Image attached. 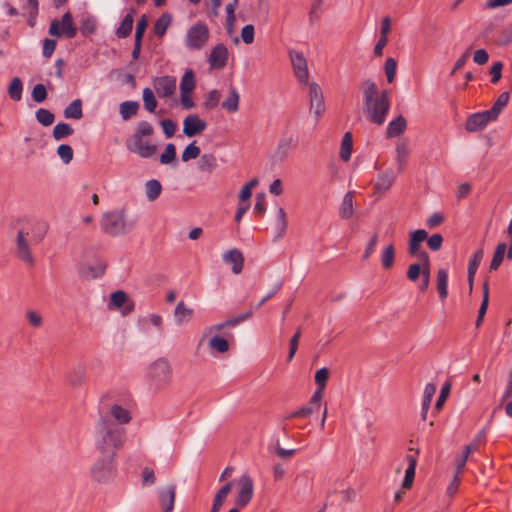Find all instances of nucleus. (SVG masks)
Returning <instances> with one entry per match:
<instances>
[{"label": "nucleus", "mask_w": 512, "mask_h": 512, "mask_svg": "<svg viewBox=\"0 0 512 512\" xmlns=\"http://www.w3.org/2000/svg\"><path fill=\"white\" fill-rule=\"evenodd\" d=\"M363 112L366 119L376 125H382L390 110L391 101L388 90L378 91L376 83L366 80L362 83Z\"/></svg>", "instance_id": "nucleus-1"}, {"label": "nucleus", "mask_w": 512, "mask_h": 512, "mask_svg": "<svg viewBox=\"0 0 512 512\" xmlns=\"http://www.w3.org/2000/svg\"><path fill=\"white\" fill-rule=\"evenodd\" d=\"M126 440L125 428L107 416H100L94 428V443L100 453L116 454Z\"/></svg>", "instance_id": "nucleus-2"}, {"label": "nucleus", "mask_w": 512, "mask_h": 512, "mask_svg": "<svg viewBox=\"0 0 512 512\" xmlns=\"http://www.w3.org/2000/svg\"><path fill=\"white\" fill-rule=\"evenodd\" d=\"M48 225L38 220L26 221L18 230L16 255L23 262L33 265L34 258L30 247L39 244L46 236Z\"/></svg>", "instance_id": "nucleus-3"}, {"label": "nucleus", "mask_w": 512, "mask_h": 512, "mask_svg": "<svg viewBox=\"0 0 512 512\" xmlns=\"http://www.w3.org/2000/svg\"><path fill=\"white\" fill-rule=\"evenodd\" d=\"M172 367L165 358H158L152 362L146 372V380L150 387L160 390L167 387L172 381Z\"/></svg>", "instance_id": "nucleus-4"}, {"label": "nucleus", "mask_w": 512, "mask_h": 512, "mask_svg": "<svg viewBox=\"0 0 512 512\" xmlns=\"http://www.w3.org/2000/svg\"><path fill=\"white\" fill-rule=\"evenodd\" d=\"M210 38V30L207 24L196 22L190 26L184 36V45L189 51H200L208 43Z\"/></svg>", "instance_id": "nucleus-5"}, {"label": "nucleus", "mask_w": 512, "mask_h": 512, "mask_svg": "<svg viewBox=\"0 0 512 512\" xmlns=\"http://www.w3.org/2000/svg\"><path fill=\"white\" fill-rule=\"evenodd\" d=\"M133 225L127 223L124 211H111L104 213L101 219L102 230L110 236H119L127 233Z\"/></svg>", "instance_id": "nucleus-6"}, {"label": "nucleus", "mask_w": 512, "mask_h": 512, "mask_svg": "<svg viewBox=\"0 0 512 512\" xmlns=\"http://www.w3.org/2000/svg\"><path fill=\"white\" fill-rule=\"evenodd\" d=\"M102 457L93 465L91 474L98 482H107L116 474L115 455L101 453Z\"/></svg>", "instance_id": "nucleus-7"}, {"label": "nucleus", "mask_w": 512, "mask_h": 512, "mask_svg": "<svg viewBox=\"0 0 512 512\" xmlns=\"http://www.w3.org/2000/svg\"><path fill=\"white\" fill-rule=\"evenodd\" d=\"M48 33L56 37H65L67 39L74 38L77 34V27L73 22L71 13H64L60 20L53 19L50 23Z\"/></svg>", "instance_id": "nucleus-8"}, {"label": "nucleus", "mask_w": 512, "mask_h": 512, "mask_svg": "<svg viewBox=\"0 0 512 512\" xmlns=\"http://www.w3.org/2000/svg\"><path fill=\"white\" fill-rule=\"evenodd\" d=\"M427 232L424 229H418L409 233L408 253L416 257L422 264L429 263V256L426 251L421 249L422 243L427 239Z\"/></svg>", "instance_id": "nucleus-9"}, {"label": "nucleus", "mask_w": 512, "mask_h": 512, "mask_svg": "<svg viewBox=\"0 0 512 512\" xmlns=\"http://www.w3.org/2000/svg\"><path fill=\"white\" fill-rule=\"evenodd\" d=\"M238 493L235 504L243 508L249 504L254 495V482L249 474L244 473L237 481Z\"/></svg>", "instance_id": "nucleus-10"}, {"label": "nucleus", "mask_w": 512, "mask_h": 512, "mask_svg": "<svg viewBox=\"0 0 512 512\" xmlns=\"http://www.w3.org/2000/svg\"><path fill=\"white\" fill-rule=\"evenodd\" d=\"M127 149L136 153L142 158H151L156 153V145L150 144L144 140V137L132 135L131 139L126 142Z\"/></svg>", "instance_id": "nucleus-11"}, {"label": "nucleus", "mask_w": 512, "mask_h": 512, "mask_svg": "<svg viewBox=\"0 0 512 512\" xmlns=\"http://www.w3.org/2000/svg\"><path fill=\"white\" fill-rule=\"evenodd\" d=\"M309 102L310 112L319 119L325 112V105L322 89L315 82L309 84Z\"/></svg>", "instance_id": "nucleus-12"}, {"label": "nucleus", "mask_w": 512, "mask_h": 512, "mask_svg": "<svg viewBox=\"0 0 512 512\" xmlns=\"http://www.w3.org/2000/svg\"><path fill=\"white\" fill-rule=\"evenodd\" d=\"M291 64L294 70V74L299 82L307 84L309 79V72L307 61L304 55L298 51H290L289 52Z\"/></svg>", "instance_id": "nucleus-13"}, {"label": "nucleus", "mask_w": 512, "mask_h": 512, "mask_svg": "<svg viewBox=\"0 0 512 512\" xmlns=\"http://www.w3.org/2000/svg\"><path fill=\"white\" fill-rule=\"evenodd\" d=\"M157 498L162 512H172L175 505L176 485L169 484L166 487L158 488Z\"/></svg>", "instance_id": "nucleus-14"}, {"label": "nucleus", "mask_w": 512, "mask_h": 512, "mask_svg": "<svg viewBox=\"0 0 512 512\" xmlns=\"http://www.w3.org/2000/svg\"><path fill=\"white\" fill-rule=\"evenodd\" d=\"M153 87L158 97L169 98L176 91V78L173 76L157 77L153 81Z\"/></svg>", "instance_id": "nucleus-15"}, {"label": "nucleus", "mask_w": 512, "mask_h": 512, "mask_svg": "<svg viewBox=\"0 0 512 512\" xmlns=\"http://www.w3.org/2000/svg\"><path fill=\"white\" fill-rule=\"evenodd\" d=\"M229 51L223 43L214 46L209 54L208 63L210 68L220 70L223 69L228 62Z\"/></svg>", "instance_id": "nucleus-16"}, {"label": "nucleus", "mask_w": 512, "mask_h": 512, "mask_svg": "<svg viewBox=\"0 0 512 512\" xmlns=\"http://www.w3.org/2000/svg\"><path fill=\"white\" fill-rule=\"evenodd\" d=\"M106 262L103 259L95 258L92 264H81L79 274L86 279H96L104 275Z\"/></svg>", "instance_id": "nucleus-17"}, {"label": "nucleus", "mask_w": 512, "mask_h": 512, "mask_svg": "<svg viewBox=\"0 0 512 512\" xmlns=\"http://www.w3.org/2000/svg\"><path fill=\"white\" fill-rule=\"evenodd\" d=\"M206 127V122L196 114L188 115L183 121V133L187 137H193L201 134Z\"/></svg>", "instance_id": "nucleus-18"}, {"label": "nucleus", "mask_w": 512, "mask_h": 512, "mask_svg": "<svg viewBox=\"0 0 512 512\" xmlns=\"http://www.w3.org/2000/svg\"><path fill=\"white\" fill-rule=\"evenodd\" d=\"M100 416H107L111 421L116 423L118 426L128 424L131 419V412L129 409L123 407L120 404H113L109 408V411L105 414H101Z\"/></svg>", "instance_id": "nucleus-19"}, {"label": "nucleus", "mask_w": 512, "mask_h": 512, "mask_svg": "<svg viewBox=\"0 0 512 512\" xmlns=\"http://www.w3.org/2000/svg\"><path fill=\"white\" fill-rule=\"evenodd\" d=\"M222 260L225 264L232 265V272L234 274H240L242 272L245 260L243 253L239 249L233 248L226 251L222 255Z\"/></svg>", "instance_id": "nucleus-20"}, {"label": "nucleus", "mask_w": 512, "mask_h": 512, "mask_svg": "<svg viewBox=\"0 0 512 512\" xmlns=\"http://www.w3.org/2000/svg\"><path fill=\"white\" fill-rule=\"evenodd\" d=\"M494 120L488 111L472 114L468 117L465 127L469 132L483 129L489 121Z\"/></svg>", "instance_id": "nucleus-21"}, {"label": "nucleus", "mask_w": 512, "mask_h": 512, "mask_svg": "<svg viewBox=\"0 0 512 512\" xmlns=\"http://www.w3.org/2000/svg\"><path fill=\"white\" fill-rule=\"evenodd\" d=\"M295 146L296 141L293 136L281 137L275 148L274 157L279 161L285 160Z\"/></svg>", "instance_id": "nucleus-22"}, {"label": "nucleus", "mask_w": 512, "mask_h": 512, "mask_svg": "<svg viewBox=\"0 0 512 512\" xmlns=\"http://www.w3.org/2000/svg\"><path fill=\"white\" fill-rule=\"evenodd\" d=\"M405 462L407 463V467L405 468V476L402 482V488L410 489L415 477L417 456L413 454L406 455Z\"/></svg>", "instance_id": "nucleus-23"}, {"label": "nucleus", "mask_w": 512, "mask_h": 512, "mask_svg": "<svg viewBox=\"0 0 512 512\" xmlns=\"http://www.w3.org/2000/svg\"><path fill=\"white\" fill-rule=\"evenodd\" d=\"M395 172L392 169H387L379 174L374 189L379 193L388 191L395 181Z\"/></svg>", "instance_id": "nucleus-24"}, {"label": "nucleus", "mask_w": 512, "mask_h": 512, "mask_svg": "<svg viewBox=\"0 0 512 512\" xmlns=\"http://www.w3.org/2000/svg\"><path fill=\"white\" fill-rule=\"evenodd\" d=\"M240 94L238 90L230 85L228 97L221 103V107L228 113H236L239 110Z\"/></svg>", "instance_id": "nucleus-25"}, {"label": "nucleus", "mask_w": 512, "mask_h": 512, "mask_svg": "<svg viewBox=\"0 0 512 512\" xmlns=\"http://www.w3.org/2000/svg\"><path fill=\"white\" fill-rule=\"evenodd\" d=\"M288 222L285 210L282 207L277 209V217L274 225L275 236L274 240H279L284 237L287 230Z\"/></svg>", "instance_id": "nucleus-26"}, {"label": "nucleus", "mask_w": 512, "mask_h": 512, "mask_svg": "<svg viewBox=\"0 0 512 512\" xmlns=\"http://www.w3.org/2000/svg\"><path fill=\"white\" fill-rule=\"evenodd\" d=\"M436 392V385L433 383H427L424 392H423V399L421 404V418L423 420H426L427 413L431 404V401L435 395Z\"/></svg>", "instance_id": "nucleus-27"}, {"label": "nucleus", "mask_w": 512, "mask_h": 512, "mask_svg": "<svg viewBox=\"0 0 512 512\" xmlns=\"http://www.w3.org/2000/svg\"><path fill=\"white\" fill-rule=\"evenodd\" d=\"M193 316V310L185 305L183 301H180L174 310V320L175 323L180 326L184 322H188L191 320Z\"/></svg>", "instance_id": "nucleus-28"}, {"label": "nucleus", "mask_w": 512, "mask_h": 512, "mask_svg": "<svg viewBox=\"0 0 512 512\" xmlns=\"http://www.w3.org/2000/svg\"><path fill=\"white\" fill-rule=\"evenodd\" d=\"M406 126L407 123L405 118L402 115H399L396 119L389 122L386 129L387 137L393 138L399 136L404 132Z\"/></svg>", "instance_id": "nucleus-29"}, {"label": "nucleus", "mask_w": 512, "mask_h": 512, "mask_svg": "<svg viewBox=\"0 0 512 512\" xmlns=\"http://www.w3.org/2000/svg\"><path fill=\"white\" fill-rule=\"evenodd\" d=\"M218 166L217 158L211 153H205L200 156L198 169L201 172L212 173Z\"/></svg>", "instance_id": "nucleus-30"}, {"label": "nucleus", "mask_w": 512, "mask_h": 512, "mask_svg": "<svg viewBox=\"0 0 512 512\" xmlns=\"http://www.w3.org/2000/svg\"><path fill=\"white\" fill-rule=\"evenodd\" d=\"M139 111V103L137 101H124L119 105V113L124 121L131 119L137 115Z\"/></svg>", "instance_id": "nucleus-31"}, {"label": "nucleus", "mask_w": 512, "mask_h": 512, "mask_svg": "<svg viewBox=\"0 0 512 512\" xmlns=\"http://www.w3.org/2000/svg\"><path fill=\"white\" fill-rule=\"evenodd\" d=\"M133 10L129 12L125 17L122 19L119 27L116 29V36L118 38H126L130 35L133 28Z\"/></svg>", "instance_id": "nucleus-32"}, {"label": "nucleus", "mask_w": 512, "mask_h": 512, "mask_svg": "<svg viewBox=\"0 0 512 512\" xmlns=\"http://www.w3.org/2000/svg\"><path fill=\"white\" fill-rule=\"evenodd\" d=\"M454 450V464L457 467V470L461 471L468 459L471 447L469 445L458 446L455 447Z\"/></svg>", "instance_id": "nucleus-33"}, {"label": "nucleus", "mask_w": 512, "mask_h": 512, "mask_svg": "<svg viewBox=\"0 0 512 512\" xmlns=\"http://www.w3.org/2000/svg\"><path fill=\"white\" fill-rule=\"evenodd\" d=\"M162 185L156 179H151L145 184V194L150 202L155 201L161 194Z\"/></svg>", "instance_id": "nucleus-34"}, {"label": "nucleus", "mask_w": 512, "mask_h": 512, "mask_svg": "<svg viewBox=\"0 0 512 512\" xmlns=\"http://www.w3.org/2000/svg\"><path fill=\"white\" fill-rule=\"evenodd\" d=\"M353 212V193L349 191L343 197L339 214L341 218L348 219L353 215Z\"/></svg>", "instance_id": "nucleus-35"}, {"label": "nucleus", "mask_w": 512, "mask_h": 512, "mask_svg": "<svg viewBox=\"0 0 512 512\" xmlns=\"http://www.w3.org/2000/svg\"><path fill=\"white\" fill-rule=\"evenodd\" d=\"M97 20L94 16L88 15L80 21V32L83 36L87 37L96 32Z\"/></svg>", "instance_id": "nucleus-36"}, {"label": "nucleus", "mask_w": 512, "mask_h": 512, "mask_svg": "<svg viewBox=\"0 0 512 512\" xmlns=\"http://www.w3.org/2000/svg\"><path fill=\"white\" fill-rule=\"evenodd\" d=\"M83 116L82 102L80 99L73 100L65 109L64 117L67 119H80Z\"/></svg>", "instance_id": "nucleus-37"}, {"label": "nucleus", "mask_w": 512, "mask_h": 512, "mask_svg": "<svg viewBox=\"0 0 512 512\" xmlns=\"http://www.w3.org/2000/svg\"><path fill=\"white\" fill-rule=\"evenodd\" d=\"M171 22L172 16L169 13H163L154 24L155 34L159 37L164 36Z\"/></svg>", "instance_id": "nucleus-38"}, {"label": "nucleus", "mask_w": 512, "mask_h": 512, "mask_svg": "<svg viewBox=\"0 0 512 512\" xmlns=\"http://www.w3.org/2000/svg\"><path fill=\"white\" fill-rule=\"evenodd\" d=\"M23 83L19 77H14L8 86V95L14 101L22 99Z\"/></svg>", "instance_id": "nucleus-39"}, {"label": "nucleus", "mask_w": 512, "mask_h": 512, "mask_svg": "<svg viewBox=\"0 0 512 512\" xmlns=\"http://www.w3.org/2000/svg\"><path fill=\"white\" fill-rule=\"evenodd\" d=\"M73 132L74 130L70 124L60 122L54 126L52 135L55 140L60 141L71 136Z\"/></svg>", "instance_id": "nucleus-40"}, {"label": "nucleus", "mask_w": 512, "mask_h": 512, "mask_svg": "<svg viewBox=\"0 0 512 512\" xmlns=\"http://www.w3.org/2000/svg\"><path fill=\"white\" fill-rule=\"evenodd\" d=\"M142 99L144 108L149 113H154L157 107V100L152 89L146 87L142 91Z\"/></svg>", "instance_id": "nucleus-41"}, {"label": "nucleus", "mask_w": 512, "mask_h": 512, "mask_svg": "<svg viewBox=\"0 0 512 512\" xmlns=\"http://www.w3.org/2000/svg\"><path fill=\"white\" fill-rule=\"evenodd\" d=\"M196 86L195 75L192 70H187L180 82V92L191 93Z\"/></svg>", "instance_id": "nucleus-42"}, {"label": "nucleus", "mask_w": 512, "mask_h": 512, "mask_svg": "<svg viewBox=\"0 0 512 512\" xmlns=\"http://www.w3.org/2000/svg\"><path fill=\"white\" fill-rule=\"evenodd\" d=\"M352 153V135L346 132L342 138L340 157L343 161L347 162L351 158Z\"/></svg>", "instance_id": "nucleus-43"}, {"label": "nucleus", "mask_w": 512, "mask_h": 512, "mask_svg": "<svg viewBox=\"0 0 512 512\" xmlns=\"http://www.w3.org/2000/svg\"><path fill=\"white\" fill-rule=\"evenodd\" d=\"M209 349L211 352H219V353H225L229 349V343L228 341L223 338L219 337L217 335L213 336L209 342H208Z\"/></svg>", "instance_id": "nucleus-44"}, {"label": "nucleus", "mask_w": 512, "mask_h": 512, "mask_svg": "<svg viewBox=\"0 0 512 512\" xmlns=\"http://www.w3.org/2000/svg\"><path fill=\"white\" fill-rule=\"evenodd\" d=\"M126 302L127 294L122 290H117L111 294L108 308L117 310L123 307Z\"/></svg>", "instance_id": "nucleus-45"}, {"label": "nucleus", "mask_w": 512, "mask_h": 512, "mask_svg": "<svg viewBox=\"0 0 512 512\" xmlns=\"http://www.w3.org/2000/svg\"><path fill=\"white\" fill-rule=\"evenodd\" d=\"M395 260V248L393 244L387 245L381 254V264L384 269H390Z\"/></svg>", "instance_id": "nucleus-46"}, {"label": "nucleus", "mask_w": 512, "mask_h": 512, "mask_svg": "<svg viewBox=\"0 0 512 512\" xmlns=\"http://www.w3.org/2000/svg\"><path fill=\"white\" fill-rule=\"evenodd\" d=\"M35 117L45 127L53 124L55 119L54 114L45 108H39L35 113Z\"/></svg>", "instance_id": "nucleus-47"}, {"label": "nucleus", "mask_w": 512, "mask_h": 512, "mask_svg": "<svg viewBox=\"0 0 512 512\" xmlns=\"http://www.w3.org/2000/svg\"><path fill=\"white\" fill-rule=\"evenodd\" d=\"M508 101L509 94L507 92H503L494 103L492 109L488 112L494 119H496L501 112V109L508 103Z\"/></svg>", "instance_id": "nucleus-48"}, {"label": "nucleus", "mask_w": 512, "mask_h": 512, "mask_svg": "<svg viewBox=\"0 0 512 512\" xmlns=\"http://www.w3.org/2000/svg\"><path fill=\"white\" fill-rule=\"evenodd\" d=\"M437 291L442 299L447 296V273L444 269H440L437 274Z\"/></svg>", "instance_id": "nucleus-49"}, {"label": "nucleus", "mask_w": 512, "mask_h": 512, "mask_svg": "<svg viewBox=\"0 0 512 512\" xmlns=\"http://www.w3.org/2000/svg\"><path fill=\"white\" fill-rule=\"evenodd\" d=\"M200 153V148L196 145V142L193 141L182 152V161L187 162L191 159H196L200 156Z\"/></svg>", "instance_id": "nucleus-50"}, {"label": "nucleus", "mask_w": 512, "mask_h": 512, "mask_svg": "<svg viewBox=\"0 0 512 512\" xmlns=\"http://www.w3.org/2000/svg\"><path fill=\"white\" fill-rule=\"evenodd\" d=\"M384 71L388 83H392L396 76L397 62L394 58H388L384 65Z\"/></svg>", "instance_id": "nucleus-51"}, {"label": "nucleus", "mask_w": 512, "mask_h": 512, "mask_svg": "<svg viewBox=\"0 0 512 512\" xmlns=\"http://www.w3.org/2000/svg\"><path fill=\"white\" fill-rule=\"evenodd\" d=\"M176 158V148L172 143L167 144L164 152L160 156L161 164H169Z\"/></svg>", "instance_id": "nucleus-52"}, {"label": "nucleus", "mask_w": 512, "mask_h": 512, "mask_svg": "<svg viewBox=\"0 0 512 512\" xmlns=\"http://www.w3.org/2000/svg\"><path fill=\"white\" fill-rule=\"evenodd\" d=\"M220 99H221V94L218 90L214 89V90H211L208 95H207V98L204 102V106L205 108L207 109H214L218 106L219 102H220Z\"/></svg>", "instance_id": "nucleus-53"}, {"label": "nucleus", "mask_w": 512, "mask_h": 512, "mask_svg": "<svg viewBox=\"0 0 512 512\" xmlns=\"http://www.w3.org/2000/svg\"><path fill=\"white\" fill-rule=\"evenodd\" d=\"M57 154L65 164H69L73 159V149L67 144H61L57 148Z\"/></svg>", "instance_id": "nucleus-54"}, {"label": "nucleus", "mask_w": 512, "mask_h": 512, "mask_svg": "<svg viewBox=\"0 0 512 512\" xmlns=\"http://www.w3.org/2000/svg\"><path fill=\"white\" fill-rule=\"evenodd\" d=\"M154 132L153 126L148 121H140L133 135L140 137L151 136Z\"/></svg>", "instance_id": "nucleus-55"}, {"label": "nucleus", "mask_w": 512, "mask_h": 512, "mask_svg": "<svg viewBox=\"0 0 512 512\" xmlns=\"http://www.w3.org/2000/svg\"><path fill=\"white\" fill-rule=\"evenodd\" d=\"M300 337H301V330H300V328H298L289 342V352H288V357H287L288 361H291L294 358V356L297 352V349H298V343H299Z\"/></svg>", "instance_id": "nucleus-56"}, {"label": "nucleus", "mask_w": 512, "mask_h": 512, "mask_svg": "<svg viewBox=\"0 0 512 512\" xmlns=\"http://www.w3.org/2000/svg\"><path fill=\"white\" fill-rule=\"evenodd\" d=\"M255 38V28L252 24L245 25L241 30V39L245 44H252Z\"/></svg>", "instance_id": "nucleus-57"}, {"label": "nucleus", "mask_w": 512, "mask_h": 512, "mask_svg": "<svg viewBox=\"0 0 512 512\" xmlns=\"http://www.w3.org/2000/svg\"><path fill=\"white\" fill-rule=\"evenodd\" d=\"M47 97V90L43 84H36L32 90V98L37 103H42Z\"/></svg>", "instance_id": "nucleus-58"}, {"label": "nucleus", "mask_w": 512, "mask_h": 512, "mask_svg": "<svg viewBox=\"0 0 512 512\" xmlns=\"http://www.w3.org/2000/svg\"><path fill=\"white\" fill-rule=\"evenodd\" d=\"M316 409L311 406L310 404L308 406H304L298 410H295L291 412L289 415H287V418H307L309 417Z\"/></svg>", "instance_id": "nucleus-59"}, {"label": "nucleus", "mask_w": 512, "mask_h": 512, "mask_svg": "<svg viewBox=\"0 0 512 512\" xmlns=\"http://www.w3.org/2000/svg\"><path fill=\"white\" fill-rule=\"evenodd\" d=\"M328 377H329V370L327 368L323 367V368L318 369L315 373V383H316L317 387H321V388L325 389Z\"/></svg>", "instance_id": "nucleus-60"}, {"label": "nucleus", "mask_w": 512, "mask_h": 512, "mask_svg": "<svg viewBox=\"0 0 512 512\" xmlns=\"http://www.w3.org/2000/svg\"><path fill=\"white\" fill-rule=\"evenodd\" d=\"M156 483V476L152 469L145 467L142 469V484L143 486H151Z\"/></svg>", "instance_id": "nucleus-61"}, {"label": "nucleus", "mask_w": 512, "mask_h": 512, "mask_svg": "<svg viewBox=\"0 0 512 512\" xmlns=\"http://www.w3.org/2000/svg\"><path fill=\"white\" fill-rule=\"evenodd\" d=\"M506 251V245L500 244L498 245L496 252L494 254L493 260L491 262V269H497L500 263L503 260L504 254Z\"/></svg>", "instance_id": "nucleus-62"}, {"label": "nucleus", "mask_w": 512, "mask_h": 512, "mask_svg": "<svg viewBox=\"0 0 512 512\" xmlns=\"http://www.w3.org/2000/svg\"><path fill=\"white\" fill-rule=\"evenodd\" d=\"M427 245L432 251H438L442 247L443 237L440 234H433L427 237Z\"/></svg>", "instance_id": "nucleus-63"}, {"label": "nucleus", "mask_w": 512, "mask_h": 512, "mask_svg": "<svg viewBox=\"0 0 512 512\" xmlns=\"http://www.w3.org/2000/svg\"><path fill=\"white\" fill-rule=\"evenodd\" d=\"M160 124L162 126L163 133L167 138H171L174 136L176 131V124L172 120L164 119L160 122Z\"/></svg>", "instance_id": "nucleus-64"}]
</instances>
